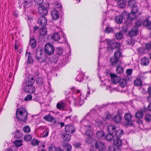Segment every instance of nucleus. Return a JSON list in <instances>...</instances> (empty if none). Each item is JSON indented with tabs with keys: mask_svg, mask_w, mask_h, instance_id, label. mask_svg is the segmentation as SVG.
<instances>
[{
	"mask_svg": "<svg viewBox=\"0 0 151 151\" xmlns=\"http://www.w3.org/2000/svg\"><path fill=\"white\" fill-rule=\"evenodd\" d=\"M90 118V121H91V123L94 124L96 127H99L101 126L103 124L102 122L99 119V116L96 111L94 109L91 110L87 114L86 117H84L81 120V124L84 126L86 129L92 128V126L91 125L90 123L87 120Z\"/></svg>",
	"mask_w": 151,
	"mask_h": 151,
	"instance_id": "obj_1",
	"label": "nucleus"
},
{
	"mask_svg": "<svg viewBox=\"0 0 151 151\" xmlns=\"http://www.w3.org/2000/svg\"><path fill=\"white\" fill-rule=\"evenodd\" d=\"M128 5L132 6L131 13L130 14H129V17L130 19H134L139 15L140 14L138 12V7L135 3L134 0L128 1Z\"/></svg>",
	"mask_w": 151,
	"mask_h": 151,
	"instance_id": "obj_2",
	"label": "nucleus"
},
{
	"mask_svg": "<svg viewBox=\"0 0 151 151\" xmlns=\"http://www.w3.org/2000/svg\"><path fill=\"white\" fill-rule=\"evenodd\" d=\"M101 45L106 43L107 45V50L110 51L113 49L115 48H118L119 49L120 47V44L119 43L115 42L114 43V40L106 39L105 41H100Z\"/></svg>",
	"mask_w": 151,
	"mask_h": 151,
	"instance_id": "obj_3",
	"label": "nucleus"
},
{
	"mask_svg": "<svg viewBox=\"0 0 151 151\" xmlns=\"http://www.w3.org/2000/svg\"><path fill=\"white\" fill-rule=\"evenodd\" d=\"M27 112L24 108H18L16 113V117L18 121L25 122L27 120Z\"/></svg>",
	"mask_w": 151,
	"mask_h": 151,
	"instance_id": "obj_4",
	"label": "nucleus"
},
{
	"mask_svg": "<svg viewBox=\"0 0 151 151\" xmlns=\"http://www.w3.org/2000/svg\"><path fill=\"white\" fill-rule=\"evenodd\" d=\"M129 18V13L127 12L124 11L122 13L120 16H117L115 17V21L117 23L120 24L124 19Z\"/></svg>",
	"mask_w": 151,
	"mask_h": 151,
	"instance_id": "obj_5",
	"label": "nucleus"
},
{
	"mask_svg": "<svg viewBox=\"0 0 151 151\" xmlns=\"http://www.w3.org/2000/svg\"><path fill=\"white\" fill-rule=\"evenodd\" d=\"M132 115L130 113H126L124 114V119L125 120L126 124L127 126H132L134 122L132 120Z\"/></svg>",
	"mask_w": 151,
	"mask_h": 151,
	"instance_id": "obj_6",
	"label": "nucleus"
},
{
	"mask_svg": "<svg viewBox=\"0 0 151 151\" xmlns=\"http://www.w3.org/2000/svg\"><path fill=\"white\" fill-rule=\"evenodd\" d=\"M35 54L37 59L40 63L45 61L44 60L45 57L42 55V50L41 48H38L36 50Z\"/></svg>",
	"mask_w": 151,
	"mask_h": 151,
	"instance_id": "obj_7",
	"label": "nucleus"
},
{
	"mask_svg": "<svg viewBox=\"0 0 151 151\" xmlns=\"http://www.w3.org/2000/svg\"><path fill=\"white\" fill-rule=\"evenodd\" d=\"M85 99H86L85 96L81 94L79 96L74 99V104L76 106H81L84 104Z\"/></svg>",
	"mask_w": 151,
	"mask_h": 151,
	"instance_id": "obj_8",
	"label": "nucleus"
},
{
	"mask_svg": "<svg viewBox=\"0 0 151 151\" xmlns=\"http://www.w3.org/2000/svg\"><path fill=\"white\" fill-rule=\"evenodd\" d=\"M45 50L46 53L50 55L53 54L54 52V47L49 44H47L45 45Z\"/></svg>",
	"mask_w": 151,
	"mask_h": 151,
	"instance_id": "obj_9",
	"label": "nucleus"
},
{
	"mask_svg": "<svg viewBox=\"0 0 151 151\" xmlns=\"http://www.w3.org/2000/svg\"><path fill=\"white\" fill-rule=\"evenodd\" d=\"M23 90L27 93H34L35 91V88L32 85H24L23 87Z\"/></svg>",
	"mask_w": 151,
	"mask_h": 151,
	"instance_id": "obj_10",
	"label": "nucleus"
},
{
	"mask_svg": "<svg viewBox=\"0 0 151 151\" xmlns=\"http://www.w3.org/2000/svg\"><path fill=\"white\" fill-rule=\"evenodd\" d=\"M110 76L111 78V82L113 83L116 84L120 80V78L116 76L115 74L111 73Z\"/></svg>",
	"mask_w": 151,
	"mask_h": 151,
	"instance_id": "obj_11",
	"label": "nucleus"
},
{
	"mask_svg": "<svg viewBox=\"0 0 151 151\" xmlns=\"http://www.w3.org/2000/svg\"><path fill=\"white\" fill-rule=\"evenodd\" d=\"M38 10L39 13L42 16L45 15L48 13V11L47 9L42 6H39Z\"/></svg>",
	"mask_w": 151,
	"mask_h": 151,
	"instance_id": "obj_12",
	"label": "nucleus"
},
{
	"mask_svg": "<svg viewBox=\"0 0 151 151\" xmlns=\"http://www.w3.org/2000/svg\"><path fill=\"white\" fill-rule=\"evenodd\" d=\"M139 30L137 28L133 27L129 32V35L131 37L135 36L139 33Z\"/></svg>",
	"mask_w": 151,
	"mask_h": 151,
	"instance_id": "obj_13",
	"label": "nucleus"
},
{
	"mask_svg": "<svg viewBox=\"0 0 151 151\" xmlns=\"http://www.w3.org/2000/svg\"><path fill=\"white\" fill-rule=\"evenodd\" d=\"M65 131L66 132L73 133L75 130L74 127L71 125H67L65 127Z\"/></svg>",
	"mask_w": 151,
	"mask_h": 151,
	"instance_id": "obj_14",
	"label": "nucleus"
},
{
	"mask_svg": "<svg viewBox=\"0 0 151 151\" xmlns=\"http://www.w3.org/2000/svg\"><path fill=\"white\" fill-rule=\"evenodd\" d=\"M112 65L114 67L117 66L119 65H121V62L119 59L114 58V59H111L110 60Z\"/></svg>",
	"mask_w": 151,
	"mask_h": 151,
	"instance_id": "obj_15",
	"label": "nucleus"
},
{
	"mask_svg": "<svg viewBox=\"0 0 151 151\" xmlns=\"http://www.w3.org/2000/svg\"><path fill=\"white\" fill-rule=\"evenodd\" d=\"M126 1L127 0H118L117 2L118 6L120 8H124L126 6Z\"/></svg>",
	"mask_w": 151,
	"mask_h": 151,
	"instance_id": "obj_16",
	"label": "nucleus"
},
{
	"mask_svg": "<svg viewBox=\"0 0 151 151\" xmlns=\"http://www.w3.org/2000/svg\"><path fill=\"white\" fill-rule=\"evenodd\" d=\"M38 23L42 26L44 27L47 23L46 19L44 17H41L39 19Z\"/></svg>",
	"mask_w": 151,
	"mask_h": 151,
	"instance_id": "obj_17",
	"label": "nucleus"
},
{
	"mask_svg": "<svg viewBox=\"0 0 151 151\" xmlns=\"http://www.w3.org/2000/svg\"><path fill=\"white\" fill-rule=\"evenodd\" d=\"M65 106V103L64 101H61L58 103L56 105L57 109L60 110H63Z\"/></svg>",
	"mask_w": 151,
	"mask_h": 151,
	"instance_id": "obj_18",
	"label": "nucleus"
},
{
	"mask_svg": "<svg viewBox=\"0 0 151 151\" xmlns=\"http://www.w3.org/2000/svg\"><path fill=\"white\" fill-rule=\"evenodd\" d=\"M51 15L54 20H56L59 18L58 12L56 10H54L51 11Z\"/></svg>",
	"mask_w": 151,
	"mask_h": 151,
	"instance_id": "obj_19",
	"label": "nucleus"
},
{
	"mask_svg": "<svg viewBox=\"0 0 151 151\" xmlns=\"http://www.w3.org/2000/svg\"><path fill=\"white\" fill-rule=\"evenodd\" d=\"M124 132L122 129H119L116 130L115 133V137L118 138H119L123 134Z\"/></svg>",
	"mask_w": 151,
	"mask_h": 151,
	"instance_id": "obj_20",
	"label": "nucleus"
},
{
	"mask_svg": "<svg viewBox=\"0 0 151 151\" xmlns=\"http://www.w3.org/2000/svg\"><path fill=\"white\" fill-rule=\"evenodd\" d=\"M39 32L40 35H45L47 33V29L45 27L40 28L39 30Z\"/></svg>",
	"mask_w": 151,
	"mask_h": 151,
	"instance_id": "obj_21",
	"label": "nucleus"
},
{
	"mask_svg": "<svg viewBox=\"0 0 151 151\" xmlns=\"http://www.w3.org/2000/svg\"><path fill=\"white\" fill-rule=\"evenodd\" d=\"M149 60L148 58L146 57H144L141 60V63L143 65H147L149 63Z\"/></svg>",
	"mask_w": 151,
	"mask_h": 151,
	"instance_id": "obj_22",
	"label": "nucleus"
},
{
	"mask_svg": "<svg viewBox=\"0 0 151 151\" xmlns=\"http://www.w3.org/2000/svg\"><path fill=\"white\" fill-rule=\"evenodd\" d=\"M104 144L103 143L98 141L95 144V148L97 149H102L104 148Z\"/></svg>",
	"mask_w": 151,
	"mask_h": 151,
	"instance_id": "obj_23",
	"label": "nucleus"
},
{
	"mask_svg": "<svg viewBox=\"0 0 151 151\" xmlns=\"http://www.w3.org/2000/svg\"><path fill=\"white\" fill-rule=\"evenodd\" d=\"M113 120L116 123H119L121 122V118L119 115H117L114 116Z\"/></svg>",
	"mask_w": 151,
	"mask_h": 151,
	"instance_id": "obj_24",
	"label": "nucleus"
},
{
	"mask_svg": "<svg viewBox=\"0 0 151 151\" xmlns=\"http://www.w3.org/2000/svg\"><path fill=\"white\" fill-rule=\"evenodd\" d=\"M44 119L46 121L51 122L54 119L53 117L49 114L43 117Z\"/></svg>",
	"mask_w": 151,
	"mask_h": 151,
	"instance_id": "obj_25",
	"label": "nucleus"
},
{
	"mask_svg": "<svg viewBox=\"0 0 151 151\" xmlns=\"http://www.w3.org/2000/svg\"><path fill=\"white\" fill-rule=\"evenodd\" d=\"M143 111L140 110L136 113L135 116L137 119H140L143 117Z\"/></svg>",
	"mask_w": 151,
	"mask_h": 151,
	"instance_id": "obj_26",
	"label": "nucleus"
},
{
	"mask_svg": "<svg viewBox=\"0 0 151 151\" xmlns=\"http://www.w3.org/2000/svg\"><path fill=\"white\" fill-rule=\"evenodd\" d=\"M23 4L25 8L29 7L32 5L31 0H26L24 1Z\"/></svg>",
	"mask_w": 151,
	"mask_h": 151,
	"instance_id": "obj_27",
	"label": "nucleus"
},
{
	"mask_svg": "<svg viewBox=\"0 0 151 151\" xmlns=\"http://www.w3.org/2000/svg\"><path fill=\"white\" fill-rule=\"evenodd\" d=\"M96 137L99 139H102L104 138V133L103 132L98 131L96 134Z\"/></svg>",
	"mask_w": 151,
	"mask_h": 151,
	"instance_id": "obj_28",
	"label": "nucleus"
},
{
	"mask_svg": "<svg viewBox=\"0 0 151 151\" xmlns=\"http://www.w3.org/2000/svg\"><path fill=\"white\" fill-rule=\"evenodd\" d=\"M35 81L33 78H29L26 81L25 85H32V84L34 83Z\"/></svg>",
	"mask_w": 151,
	"mask_h": 151,
	"instance_id": "obj_29",
	"label": "nucleus"
},
{
	"mask_svg": "<svg viewBox=\"0 0 151 151\" xmlns=\"http://www.w3.org/2000/svg\"><path fill=\"white\" fill-rule=\"evenodd\" d=\"M62 137L64 140L67 141H70L71 138L70 135L66 133L63 134L62 136Z\"/></svg>",
	"mask_w": 151,
	"mask_h": 151,
	"instance_id": "obj_30",
	"label": "nucleus"
},
{
	"mask_svg": "<svg viewBox=\"0 0 151 151\" xmlns=\"http://www.w3.org/2000/svg\"><path fill=\"white\" fill-rule=\"evenodd\" d=\"M121 53L120 49H118V50L115 52L114 54V58L119 59L121 56Z\"/></svg>",
	"mask_w": 151,
	"mask_h": 151,
	"instance_id": "obj_31",
	"label": "nucleus"
},
{
	"mask_svg": "<svg viewBox=\"0 0 151 151\" xmlns=\"http://www.w3.org/2000/svg\"><path fill=\"white\" fill-rule=\"evenodd\" d=\"M52 38L55 41H58L60 39V36L58 33H54L52 35Z\"/></svg>",
	"mask_w": 151,
	"mask_h": 151,
	"instance_id": "obj_32",
	"label": "nucleus"
},
{
	"mask_svg": "<svg viewBox=\"0 0 151 151\" xmlns=\"http://www.w3.org/2000/svg\"><path fill=\"white\" fill-rule=\"evenodd\" d=\"M87 129L85 135L89 137V139L90 138H91V136L92 135V132L91 131L92 128H91L90 129V128H88Z\"/></svg>",
	"mask_w": 151,
	"mask_h": 151,
	"instance_id": "obj_33",
	"label": "nucleus"
},
{
	"mask_svg": "<svg viewBox=\"0 0 151 151\" xmlns=\"http://www.w3.org/2000/svg\"><path fill=\"white\" fill-rule=\"evenodd\" d=\"M145 121L147 122H150L151 121V114H146L144 117Z\"/></svg>",
	"mask_w": 151,
	"mask_h": 151,
	"instance_id": "obj_34",
	"label": "nucleus"
},
{
	"mask_svg": "<svg viewBox=\"0 0 151 151\" xmlns=\"http://www.w3.org/2000/svg\"><path fill=\"white\" fill-rule=\"evenodd\" d=\"M119 138H118L117 139H115L114 141V145L116 146H119L122 144V142Z\"/></svg>",
	"mask_w": 151,
	"mask_h": 151,
	"instance_id": "obj_35",
	"label": "nucleus"
},
{
	"mask_svg": "<svg viewBox=\"0 0 151 151\" xmlns=\"http://www.w3.org/2000/svg\"><path fill=\"white\" fill-rule=\"evenodd\" d=\"M134 85L137 86H140L142 84V81L139 79H136L134 81Z\"/></svg>",
	"mask_w": 151,
	"mask_h": 151,
	"instance_id": "obj_36",
	"label": "nucleus"
},
{
	"mask_svg": "<svg viewBox=\"0 0 151 151\" xmlns=\"http://www.w3.org/2000/svg\"><path fill=\"white\" fill-rule=\"evenodd\" d=\"M106 139L108 141H112L114 139L113 135L110 133L108 134L105 137Z\"/></svg>",
	"mask_w": 151,
	"mask_h": 151,
	"instance_id": "obj_37",
	"label": "nucleus"
},
{
	"mask_svg": "<svg viewBox=\"0 0 151 151\" xmlns=\"http://www.w3.org/2000/svg\"><path fill=\"white\" fill-rule=\"evenodd\" d=\"M29 45L32 48H34L36 45V40L33 39H31L29 42Z\"/></svg>",
	"mask_w": 151,
	"mask_h": 151,
	"instance_id": "obj_38",
	"label": "nucleus"
},
{
	"mask_svg": "<svg viewBox=\"0 0 151 151\" xmlns=\"http://www.w3.org/2000/svg\"><path fill=\"white\" fill-rule=\"evenodd\" d=\"M115 127L112 124L109 125L107 127V129L109 132H114L115 130Z\"/></svg>",
	"mask_w": 151,
	"mask_h": 151,
	"instance_id": "obj_39",
	"label": "nucleus"
},
{
	"mask_svg": "<svg viewBox=\"0 0 151 151\" xmlns=\"http://www.w3.org/2000/svg\"><path fill=\"white\" fill-rule=\"evenodd\" d=\"M83 75L82 73L76 76V81L78 82H81L82 79L83 78Z\"/></svg>",
	"mask_w": 151,
	"mask_h": 151,
	"instance_id": "obj_40",
	"label": "nucleus"
},
{
	"mask_svg": "<svg viewBox=\"0 0 151 151\" xmlns=\"http://www.w3.org/2000/svg\"><path fill=\"white\" fill-rule=\"evenodd\" d=\"M111 116V115L110 114L109 112H107L106 114H105L103 117V118L104 120H107L110 119Z\"/></svg>",
	"mask_w": 151,
	"mask_h": 151,
	"instance_id": "obj_41",
	"label": "nucleus"
},
{
	"mask_svg": "<svg viewBox=\"0 0 151 151\" xmlns=\"http://www.w3.org/2000/svg\"><path fill=\"white\" fill-rule=\"evenodd\" d=\"M120 65H118L116 68V70L117 73H121L123 71V68L120 66Z\"/></svg>",
	"mask_w": 151,
	"mask_h": 151,
	"instance_id": "obj_42",
	"label": "nucleus"
},
{
	"mask_svg": "<svg viewBox=\"0 0 151 151\" xmlns=\"http://www.w3.org/2000/svg\"><path fill=\"white\" fill-rule=\"evenodd\" d=\"M116 39L118 40L121 39L123 36V34L121 32L116 33L115 35Z\"/></svg>",
	"mask_w": 151,
	"mask_h": 151,
	"instance_id": "obj_43",
	"label": "nucleus"
},
{
	"mask_svg": "<svg viewBox=\"0 0 151 151\" xmlns=\"http://www.w3.org/2000/svg\"><path fill=\"white\" fill-rule=\"evenodd\" d=\"M31 144L33 146L37 145L39 143V141L35 139H33L32 141Z\"/></svg>",
	"mask_w": 151,
	"mask_h": 151,
	"instance_id": "obj_44",
	"label": "nucleus"
},
{
	"mask_svg": "<svg viewBox=\"0 0 151 151\" xmlns=\"http://www.w3.org/2000/svg\"><path fill=\"white\" fill-rule=\"evenodd\" d=\"M15 137L17 138H19L22 136V134L18 130L15 131Z\"/></svg>",
	"mask_w": 151,
	"mask_h": 151,
	"instance_id": "obj_45",
	"label": "nucleus"
},
{
	"mask_svg": "<svg viewBox=\"0 0 151 151\" xmlns=\"http://www.w3.org/2000/svg\"><path fill=\"white\" fill-rule=\"evenodd\" d=\"M24 139L26 141H29L32 138V136L30 135H25L24 137Z\"/></svg>",
	"mask_w": 151,
	"mask_h": 151,
	"instance_id": "obj_46",
	"label": "nucleus"
},
{
	"mask_svg": "<svg viewBox=\"0 0 151 151\" xmlns=\"http://www.w3.org/2000/svg\"><path fill=\"white\" fill-rule=\"evenodd\" d=\"M127 85L126 81L125 80L121 81L119 84V86L123 88L124 87Z\"/></svg>",
	"mask_w": 151,
	"mask_h": 151,
	"instance_id": "obj_47",
	"label": "nucleus"
},
{
	"mask_svg": "<svg viewBox=\"0 0 151 151\" xmlns=\"http://www.w3.org/2000/svg\"><path fill=\"white\" fill-rule=\"evenodd\" d=\"M113 31V29L112 28L109 27H107L105 30V32L107 33H111Z\"/></svg>",
	"mask_w": 151,
	"mask_h": 151,
	"instance_id": "obj_48",
	"label": "nucleus"
},
{
	"mask_svg": "<svg viewBox=\"0 0 151 151\" xmlns=\"http://www.w3.org/2000/svg\"><path fill=\"white\" fill-rule=\"evenodd\" d=\"M24 132L25 133L29 132L30 131V127L28 126L24 127L23 129Z\"/></svg>",
	"mask_w": 151,
	"mask_h": 151,
	"instance_id": "obj_49",
	"label": "nucleus"
},
{
	"mask_svg": "<svg viewBox=\"0 0 151 151\" xmlns=\"http://www.w3.org/2000/svg\"><path fill=\"white\" fill-rule=\"evenodd\" d=\"M142 23V22L141 20H137L136 22L135 28H137V27L140 26Z\"/></svg>",
	"mask_w": 151,
	"mask_h": 151,
	"instance_id": "obj_50",
	"label": "nucleus"
},
{
	"mask_svg": "<svg viewBox=\"0 0 151 151\" xmlns=\"http://www.w3.org/2000/svg\"><path fill=\"white\" fill-rule=\"evenodd\" d=\"M150 23V22L148 19H146L144 22L143 25L144 26H147L149 25Z\"/></svg>",
	"mask_w": 151,
	"mask_h": 151,
	"instance_id": "obj_51",
	"label": "nucleus"
},
{
	"mask_svg": "<svg viewBox=\"0 0 151 151\" xmlns=\"http://www.w3.org/2000/svg\"><path fill=\"white\" fill-rule=\"evenodd\" d=\"M42 131H44V133H45V134L43 136L44 137H46L48 136L49 134L48 129H45L43 128L42 129Z\"/></svg>",
	"mask_w": 151,
	"mask_h": 151,
	"instance_id": "obj_52",
	"label": "nucleus"
},
{
	"mask_svg": "<svg viewBox=\"0 0 151 151\" xmlns=\"http://www.w3.org/2000/svg\"><path fill=\"white\" fill-rule=\"evenodd\" d=\"M36 81L40 85H42L43 82V80L42 78H39L36 79Z\"/></svg>",
	"mask_w": 151,
	"mask_h": 151,
	"instance_id": "obj_53",
	"label": "nucleus"
},
{
	"mask_svg": "<svg viewBox=\"0 0 151 151\" xmlns=\"http://www.w3.org/2000/svg\"><path fill=\"white\" fill-rule=\"evenodd\" d=\"M14 143L17 147H19L22 145V142L20 140H16Z\"/></svg>",
	"mask_w": 151,
	"mask_h": 151,
	"instance_id": "obj_54",
	"label": "nucleus"
},
{
	"mask_svg": "<svg viewBox=\"0 0 151 151\" xmlns=\"http://www.w3.org/2000/svg\"><path fill=\"white\" fill-rule=\"evenodd\" d=\"M49 151H57V149L53 145L50 146L49 147Z\"/></svg>",
	"mask_w": 151,
	"mask_h": 151,
	"instance_id": "obj_55",
	"label": "nucleus"
},
{
	"mask_svg": "<svg viewBox=\"0 0 151 151\" xmlns=\"http://www.w3.org/2000/svg\"><path fill=\"white\" fill-rule=\"evenodd\" d=\"M32 99V96L31 94L28 95L24 99L25 101H29L31 100Z\"/></svg>",
	"mask_w": 151,
	"mask_h": 151,
	"instance_id": "obj_56",
	"label": "nucleus"
},
{
	"mask_svg": "<svg viewBox=\"0 0 151 151\" xmlns=\"http://www.w3.org/2000/svg\"><path fill=\"white\" fill-rule=\"evenodd\" d=\"M72 149L71 146L68 144H66V149L67 151H71Z\"/></svg>",
	"mask_w": 151,
	"mask_h": 151,
	"instance_id": "obj_57",
	"label": "nucleus"
},
{
	"mask_svg": "<svg viewBox=\"0 0 151 151\" xmlns=\"http://www.w3.org/2000/svg\"><path fill=\"white\" fill-rule=\"evenodd\" d=\"M44 0H34L35 2L38 5H40L42 4Z\"/></svg>",
	"mask_w": 151,
	"mask_h": 151,
	"instance_id": "obj_58",
	"label": "nucleus"
},
{
	"mask_svg": "<svg viewBox=\"0 0 151 151\" xmlns=\"http://www.w3.org/2000/svg\"><path fill=\"white\" fill-rule=\"evenodd\" d=\"M27 63L30 64L33 62V60L30 55L28 56Z\"/></svg>",
	"mask_w": 151,
	"mask_h": 151,
	"instance_id": "obj_59",
	"label": "nucleus"
},
{
	"mask_svg": "<svg viewBox=\"0 0 151 151\" xmlns=\"http://www.w3.org/2000/svg\"><path fill=\"white\" fill-rule=\"evenodd\" d=\"M145 49L142 47H140L138 50V51L140 54H142L145 52Z\"/></svg>",
	"mask_w": 151,
	"mask_h": 151,
	"instance_id": "obj_60",
	"label": "nucleus"
},
{
	"mask_svg": "<svg viewBox=\"0 0 151 151\" xmlns=\"http://www.w3.org/2000/svg\"><path fill=\"white\" fill-rule=\"evenodd\" d=\"M132 73V69H128L126 70V73L128 76H130Z\"/></svg>",
	"mask_w": 151,
	"mask_h": 151,
	"instance_id": "obj_61",
	"label": "nucleus"
},
{
	"mask_svg": "<svg viewBox=\"0 0 151 151\" xmlns=\"http://www.w3.org/2000/svg\"><path fill=\"white\" fill-rule=\"evenodd\" d=\"M128 44L131 45H132L134 44V41L132 39H129L128 40Z\"/></svg>",
	"mask_w": 151,
	"mask_h": 151,
	"instance_id": "obj_62",
	"label": "nucleus"
},
{
	"mask_svg": "<svg viewBox=\"0 0 151 151\" xmlns=\"http://www.w3.org/2000/svg\"><path fill=\"white\" fill-rule=\"evenodd\" d=\"M146 49L147 50H150L151 49V44L147 43L145 45Z\"/></svg>",
	"mask_w": 151,
	"mask_h": 151,
	"instance_id": "obj_63",
	"label": "nucleus"
},
{
	"mask_svg": "<svg viewBox=\"0 0 151 151\" xmlns=\"http://www.w3.org/2000/svg\"><path fill=\"white\" fill-rule=\"evenodd\" d=\"M63 51V49L61 48H58V53L59 54H61Z\"/></svg>",
	"mask_w": 151,
	"mask_h": 151,
	"instance_id": "obj_64",
	"label": "nucleus"
}]
</instances>
